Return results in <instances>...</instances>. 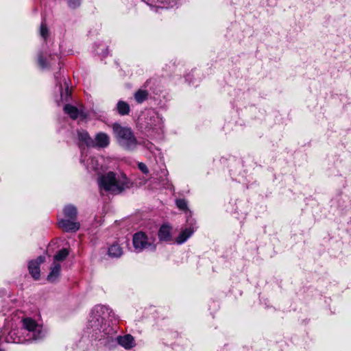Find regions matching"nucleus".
<instances>
[{"instance_id": "f257e3e1", "label": "nucleus", "mask_w": 351, "mask_h": 351, "mask_svg": "<svg viewBox=\"0 0 351 351\" xmlns=\"http://www.w3.org/2000/svg\"><path fill=\"white\" fill-rule=\"evenodd\" d=\"M129 180L125 174L117 176L112 172L109 171L101 175L98 179V184L100 189L112 194H119L129 187Z\"/></svg>"}, {"instance_id": "f03ea898", "label": "nucleus", "mask_w": 351, "mask_h": 351, "mask_svg": "<svg viewBox=\"0 0 351 351\" xmlns=\"http://www.w3.org/2000/svg\"><path fill=\"white\" fill-rule=\"evenodd\" d=\"M112 129L121 146L125 149H132L136 147L137 141L130 128L114 123Z\"/></svg>"}, {"instance_id": "7ed1b4c3", "label": "nucleus", "mask_w": 351, "mask_h": 351, "mask_svg": "<svg viewBox=\"0 0 351 351\" xmlns=\"http://www.w3.org/2000/svg\"><path fill=\"white\" fill-rule=\"evenodd\" d=\"M112 313L108 307L104 305H97L92 310L88 321V327L94 330H99L104 322L106 316Z\"/></svg>"}, {"instance_id": "20e7f679", "label": "nucleus", "mask_w": 351, "mask_h": 351, "mask_svg": "<svg viewBox=\"0 0 351 351\" xmlns=\"http://www.w3.org/2000/svg\"><path fill=\"white\" fill-rule=\"evenodd\" d=\"M133 245L135 251L137 252H142L143 250L154 251L156 247L154 240L152 238H148L143 232H138L134 234Z\"/></svg>"}, {"instance_id": "39448f33", "label": "nucleus", "mask_w": 351, "mask_h": 351, "mask_svg": "<svg viewBox=\"0 0 351 351\" xmlns=\"http://www.w3.org/2000/svg\"><path fill=\"white\" fill-rule=\"evenodd\" d=\"M23 326L25 329L32 333L34 340H38L44 337L42 327L32 318H25L22 320Z\"/></svg>"}, {"instance_id": "423d86ee", "label": "nucleus", "mask_w": 351, "mask_h": 351, "mask_svg": "<svg viewBox=\"0 0 351 351\" xmlns=\"http://www.w3.org/2000/svg\"><path fill=\"white\" fill-rule=\"evenodd\" d=\"M45 258L43 256H38L36 260L29 262L28 269L29 274L35 280H38L40 276V265L45 262Z\"/></svg>"}, {"instance_id": "0eeeda50", "label": "nucleus", "mask_w": 351, "mask_h": 351, "mask_svg": "<svg viewBox=\"0 0 351 351\" xmlns=\"http://www.w3.org/2000/svg\"><path fill=\"white\" fill-rule=\"evenodd\" d=\"M59 227L65 232H75L80 228V224L77 219H60L58 221Z\"/></svg>"}, {"instance_id": "6e6552de", "label": "nucleus", "mask_w": 351, "mask_h": 351, "mask_svg": "<svg viewBox=\"0 0 351 351\" xmlns=\"http://www.w3.org/2000/svg\"><path fill=\"white\" fill-rule=\"evenodd\" d=\"M77 138L80 143L88 147H94L95 141L90 136L87 131L81 130L77 131Z\"/></svg>"}, {"instance_id": "1a4fd4ad", "label": "nucleus", "mask_w": 351, "mask_h": 351, "mask_svg": "<svg viewBox=\"0 0 351 351\" xmlns=\"http://www.w3.org/2000/svg\"><path fill=\"white\" fill-rule=\"evenodd\" d=\"M195 228L191 225L189 228H186L183 230L176 238V243L178 244H182L184 243L194 232Z\"/></svg>"}, {"instance_id": "9d476101", "label": "nucleus", "mask_w": 351, "mask_h": 351, "mask_svg": "<svg viewBox=\"0 0 351 351\" xmlns=\"http://www.w3.org/2000/svg\"><path fill=\"white\" fill-rule=\"evenodd\" d=\"M195 228L191 225L189 228H186L183 230L176 238V243L178 244H182L184 243L194 232Z\"/></svg>"}, {"instance_id": "9b49d317", "label": "nucleus", "mask_w": 351, "mask_h": 351, "mask_svg": "<svg viewBox=\"0 0 351 351\" xmlns=\"http://www.w3.org/2000/svg\"><path fill=\"white\" fill-rule=\"evenodd\" d=\"M119 344L125 349H131L135 346L134 339L131 335L120 336L117 338Z\"/></svg>"}, {"instance_id": "f8f14e48", "label": "nucleus", "mask_w": 351, "mask_h": 351, "mask_svg": "<svg viewBox=\"0 0 351 351\" xmlns=\"http://www.w3.org/2000/svg\"><path fill=\"white\" fill-rule=\"evenodd\" d=\"M160 241H169L171 240V228L169 226H162L158 233Z\"/></svg>"}, {"instance_id": "ddd939ff", "label": "nucleus", "mask_w": 351, "mask_h": 351, "mask_svg": "<svg viewBox=\"0 0 351 351\" xmlns=\"http://www.w3.org/2000/svg\"><path fill=\"white\" fill-rule=\"evenodd\" d=\"M109 136L103 132L98 133L95 136V145L99 147H106L109 145Z\"/></svg>"}, {"instance_id": "4468645a", "label": "nucleus", "mask_w": 351, "mask_h": 351, "mask_svg": "<svg viewBox=\"0 0 351 351\" xmlns=\"http://www.w3.org/2000/svg\"><path fill=\"white\" fill-rule=\"evenodd\" d=\"M116 110L119 114L125 116L129 114L130 112V105L124 101H119L116 106Z\"/></svg>"}, {"instance_id": "2eb2a0df", "label": "nucleus", "mask_w": 351, "mask_h": 351, "mask_svg": "<svg viewBox=\"0 0 351 351\" xmlns=\"http://www.w3.org/2000/svg\"><path fill=\"white\" fill-rule=\"evenodd\" d=\"M64 219H77V210L76 207L73 205H67L64 210Z\"/></svg>"}, {"instance_id": "dca6fc26", "label": "nucleus", "mask_w": 351, "mask_h": 351, "mask_svg": "<svg viewBox=\"0 0 351 351\" xmlns=\"http://www.w3.org/2000/svg\"><path fill=\"white\" fill-rule=\"evenodd\" d=\"M61 266L58 263H54L53 267L51 269V271L47 276V280L53 282L59 277L60 274Z\"/></svg>"}, {"instance_id": "f3484780", "label": "nucleus", "mask_w": 351, "mask_h": 351, "mask_svg": "<svg viewBox=\"0 0 351 351\" xmlns=\"http://www.w3.org/2000/svg\"><path fill=\"white\" fill-rule=\"evenodd\" d=\"M64 111L66 114H69L73 119H76L80 114L79 110L75 107L70 104H66L64 107Z\"/></svg>"}, {"instance_id": "a211bd4d", "label": "nucleus", "mask_w": 351, "mask_h": 351, "mask_svg": "<svg viewBox=\"0 0 351 351\" xmlns=\"http://www.w3.org/2000/svg\"><path fill=\"white\" fill-rule=\"evenodd\" d=\"M148 91L146 90L139 89L134 95V99L138 104H142L148 98Z\"/></svg>"}, {"instance_id": "6ab92c4d", "label": "nucleus", "mask_w": 351, "mask_h": 351, "mask_svg": "<svg viewBox=\"0 0 351 351\" xmlns=\"http://www.w3.org/2000/svg\"><path fill=\"white\" fill-rule=\"evenodd\" d=\"M122 253V248L118 244H113L108 248V254L111 257L118 258Z\"/></svg>"}, {"instance_id": "aec40b11", "label": "nucleus", "mask_w": 351, "mask_h": 351, "mask_svg": "<svg viewBox=\"0 0 351 351\" xmlns=\"http://www.w3.org/2000/svg\"><path fill=\"white\" fill-rule=\"evenodd\" d=\"M69 255V251L67 249L64 248L57 252L54 256V259L58 261H64Z\"/></svg>"}, {"instance_id": "412c9836", "label": "nucleus", "mask_w": 351, "mask_h": 351, "mask_svg": "<svg viewBox=\"0 0 351 351\" xmlns=\"http://www.w3.org/2000/svg\"><path fill=\"white\" fill-rule=\"evenodd\" d=\"M88 160H90V162L88 163V169H90L95 171L98 170L99 163L97 160L94 157H91Z\"/></svg>"}, {"instance_id": "4be33fe9", "label": "nucleus", "mask_w": 351, "mask_h": 351, "mask_svg": "<svg viewBox=\"0 0 351 351\" xmlns=\"http://www.w3.org/2000/svg\"><path fill=\"white\" fill-rule=\"evenodd\" d=\"M40 34L44 39H47V38L49 36V30L44 22L41 23L40 27Z\"/></svg>"}, {"instance_id": "5701e85b", "label": "nucleus", "mask_w": 351, "mask_h": 351, "mask_svg": "<svg viewBox=\"0 0 351 351\" xmlns=\"http://www.w3.org/2000/svg\"><path fill=\"white\" fill-rule=\"evenodd\" d=\"M177 207L182 210H187V203L184 199H178L176 201Z\"/></svg>"}, {"instance_id": "b1692460", "label": "nucleus", "mask_w": 351, "mask_h": 351, "mask_svg": "<svg viewBox=\"0 0 351 351\" xmlns=\"http://www.w3.org/2000/svg\"><path fill=\"white\" fill-rule=\"evenodd\" d=\"M38 63L41 68L45 69L48 66L46 60L44 58L42 53L38 56Z\"/></svg>"}, {"instance_id": "393cba45", "label": "nucleus", "mask_w": 351, "mask_h": 351, "mask_svg": "<svg viewBox=\"0 0 351 351\" xmlns=\"http://www.w3.org/2000/svg\"><path fill=\"white\" fill-rule=\"evenodd\" d=\"M69 7L75 8L80 5L81 0H66Z\"/></svg>"}, {"instance_id": "a878e982", "label": "nucleus", "mask_w": 351, "mask_h": 351, "mask_svg": "<svg viewBox=\"0 0 351 351\" xmlns=\"http://www.w3.org/2000/svg\"><path fill=\"white\" fill-rule=\"evenodd\" d=\"M138 167L143 173L147 174L149 173V169L145 163L139 162L138 164Z\"/></svg>"}, {"instance_id": "bb28decb", "label": "nucleus", "mask_w": 351, "mask_h": 351, "mask_svg": "<svg viewBox=\"0 0 351 351\" xmlns=\"http://www.w3.org/2000/svg\"><path fill=\"white\" fill-rule=\"evenodd\" d=\"M66 93H69V89H68V88H66Z\"/></svg>"}, {"instance_id": "cd10ccee", "label": "nucleus", "mask_w": 351, "mask_h": 351, "mask_svg": "<svg viewBox=\"0 0 351 351\" xmlns=\"http://www.w3.org/2000/svg\"><path fill=\"white\" fill-rule=\"evenodd\" d=\"M0 351H1V350H0Z\"/></svg>"}]
</instances>
